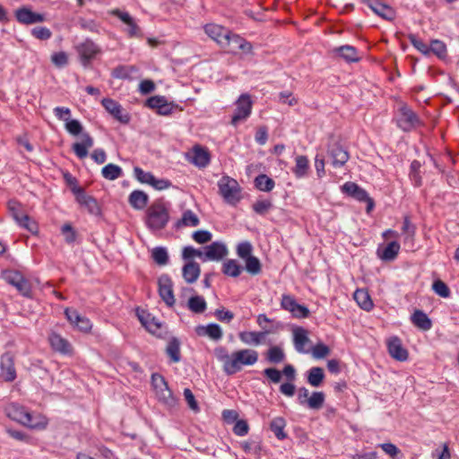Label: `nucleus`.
<instances>
[{"instance_id": "nucleus-1", "label": "nucleus", "mask_w": 459, "mask_h": 459, "mask_svg": "<svg viewBox=\"0 0 459 459\" xmlns=\"http://www.w3.org/2000/svg\"><path fill=\"white\" fill-rule=\"evenodd\" d=\"M216 359L222 363V368L227 375H234L239 372L245 366H253L258 360V352L252 349H242L229 354L223 347L214 350Z\"/></svg>"}, {"instance_id": "nucleus-2", "label": "nucleus", "mask_w": 459, "mask_h": 459, "mask_svg": "<svg viewBox=\"0 0 459 459\" xmlns=\"http://www.w3.org/2000/svg\"><path fill=\"white\" fill-rule=\"evenodd\" d=\"M5 415L13 420H15L30 429H44L48 421L45 417L37 414H31L22 406L12 403L4 407Z\"/></svg>"}, {"instance_id": "nucleus-3", "label": "nucleus", "mask_w": 459, "mask_h": 459, "mask_svg": "<svg viewBox=\"0 0 459 459\" xmlns=\"http://www.w3.org/2000/svg\"><path fill=\"white\" fill-rule=\"evenodd\" d=\"M169 221V211L162 202H155L148 208L146 224L152 230H162Z\"/></svg>"}, {"instance_id": "nucleus-4", "label": "nucleus", "mask_w": 459, "mask_h": 459, "mask_svg": "<svg viewBox=\"0 0 459 459\" xmlns=\"http://www.w3.org/2000/svg\"><path fill=\"white\" fill-rule=\"evenodd\" d=\"M219 192L224 201L236 205L241 199V187L238 181L230 177L224 176L218 182Z\"/></svg>"}, {"instance_id": "nucleus-5", "label": "nucleus", "mask_w": 459, "mask_h": 459, "mask_svg": "<svg viewBox=\"0 0 459 459\" xmlns=\"http://www.w3.org/2000/svg\"><path fill=\"white\" fill-rule=\"evenodd\" d=\"M152 385L155 392V395L160 403L169 408L175 407L177 399L174 397L171 390L169 388L165 378L160 374L152 375Z\"/></svg>"}, {"instance_id": "nucleus-6", "label": "nucleus", "mask_w": 459, "mask_h": 459, "mask_svg": "<svg viewBox=\"0 0 459 459\" xmlns=\"http://www.w3.org/2000/svg\"><path fill=\"white\" fill-rule=\"evenodd\" d=\"M4 280L13 286L22 296H31V286L30 281L18 271L7 270L3 273Z\"/></svg>"}, {"instance_id": "nucleus-7", "label": "nucleus", "mask_w": 459, "mask_h": 459, "mask_svg": "<svg viewBox=\"0 0 459 459\" xmlns=\"http://www.w3.org/2000/svg\"><path fill=\"white\" fill-rule=\"evenodd\" d=\"M222 45L221 48L225 49L228 53L238 54L239 51L248 53L252 49V46L246 39L237 34H233L230 31L227 37L221 40Z\"/></svg>"}, {"instance_id": "nucleus-8", "label": "nucleus", "mask_w": 459, "mask_h": 459, "mask_svg": "<svg viewBox=\"0 0 459 459\" xmlns=\"http://www.w3.org/2000/svg\"><path fill=\"white\" fill-rule=\"evenodd\" d=\"M253 102L249 94H241L236 101V109L231 118V125L236 126L246 120L251 114Z\"/></svg>"}, {"instance_id": "nucleus-9", "label": "nucleus", "mask_w": 459, "mask_h": 459, "mask_svg": "<svg viewBox=\"0 0 459 459\" xmlns=\"http://www.w3.org/2000/svg\"><path fill=\"white\" fill-rule=\"evenodd\" d=\"M65 315L69 323L77 330L82 333H89L92 328V324L90 319L79 314L74 308L67 307L65 310Z\"/></svg>"}, {"instance_id": "nucleus-10", "label": "nucleus", "mask_w": 459, "mask_h": 459, "mask_svg": "<svg viewBox=\"0 0 459 459\" xmlns=\"http://www.w3.org/2000/svg\"><path fill=\"white\" fill-rule=\"evenodd\" d=\"M419 124L417 115L406 105L399 108V117L397 118L398 126L403 131H411Z\"/></svg>"}, {"instance_id": "nucleus-11", "label": "nucleus", "mask_w": 459, "mask_h": 459, "mask_svg": "<svg viewBox=\"0 0 459 459\" xmlns=\"http://www.w3.org/2000/svg\"><path fill=\"white\" fill-rule=\"evenodd\" d=\"M281 306L297 318H306L309 316L308 308L303 305L298 304L295 299L290 295H282Z\"/></svg>"}, {"instance_id": "nucleus-12", "label": "nucleus", "mask_w": 459, "mask_h": 459, "mask_svg": "<svg viewBox=\"0 0 459 459\" xmlns=\"http://www.w3.org/2000/svg\"><path fill=\"white\" fill-rule=\"evenodd\" d=\"M281 306L297 318H306L309 316L308 308L303 305L298 304L295 299L290 295H282Z\"/></svg>"}, {"instance_id": "nucleus-13", "label": "nucleus", "mask_w": 459, "mask_h": 459, "mask_svg": "<svg viewBox=\"0 0 459 459\" xmlns=\"http://www.w3.org/2000/svg\"><path fill=\"white\" fill-rule=\"evenodd\" d=\"M281 306L297 318H306L309 316L308 308L303 305L298 304L295 299L290 295H282Z\"/></svg>"}, {"instance_id": "nucleus-14", "label": "nucleus", "mask_w": 459, "mask_h": 459, "mask_svg": "<svg viewBox=\"0 0 459 459\" xmlns=\"http://www.w3.org/2000/svg\"><path fill=\"white\" fill-rule=\"evenodd\" d=\"M72 191L75 195L76 201L81 206L86 208L91 214L100 213V207L96 199L88 195L82 187L74 186Z\"/></svg>"}, {"instance_id": "nucleus-15", "label": "nucleus", "mask_w": 459, "mask_h": 459, "mask_svg": "<svg viewBox=\"0 0 459 459\" xmlns=\"http://www.w3.org/2000/svg\"><path fill=\"white\" fill-rule=\"evenodd\" d=\"M342 189L344 193L354 197L355 199L361 202H367L368 212H369L373 208V200L368 196V193L363 188L359 187L357 184L353 182H347L342 186Z\"/></svg>"}, {"instance_id": "nucleus-16", "label": "nucleus", "mask_w": 459, "mask_h": 459, "mask_svg": "<svg viewBox=\"0 0 459 459\" xmlns=\"http://www.w3.org/2000/svg\"><path fill=\"white\" fill-rule=\"evenodd\" d=\"M76 48L83 65H87L100 52V48L90 39L79 44Z\"/></svg>"}, {"instance_id": "nucleus-17", "label": "nucleus", "mask_w": 459, "mask_h": 459, "mask_svg": "<svg viewBox=\"0 0 459 459\" xmlns=\"http://www.w3.org/2000/svg\"><path fill=\"white\" fill-rule=\"evenodd\" d=\"M159 293L162 300L169 307H172L175 304L173 283L171 279L166 274L159 278Z\"/></svg>"}, {"instance_id": "nucleus-18", "label": "nucleus", "mask_w": 459, "mask_h": 459, "mask_svg": "<svg viewBox=\"0 0 459 459\" xmlns=\"http://www.w3.org/2000/svg\"><path fill=\"white\" fill-rule=\"evenodd\" d=\"M377 15L386 20L393 21L395 18V11L388 4L379 0H363Z\"/></svg>"}, {"instance_id": "nucleus-19", "label": "nucleus", "mask_w": 459, "mask_h": 459, "mask_svg": "<svg viewBox=\"0 0 459 459\" xmlns=\"http://www.w3.org/2000/svg\"><path fill=\"white\" fill-rule=\"evenodd\" d=\"M15 17L22 24H34L47 21L45 14L34 13L27 7L17 9L15 11Z\"/></svg>"}, {"instance_id": "nucleus-20", "label": "nucleus", "mask_w": 459, "mask_h": 459, "mask_svg": "<svg viewBox=\"0 0 459 459\" xmlns=\"http://www.w3.org/2000/svg\"><path fill=\"white\" fill-rule=\"evenodd\" d=\"M0 377L6 382H13L16 378L13 358L10 353H4L0 361Z\"/></svg>"}, {"instance_id": "nucleus-21", "label": "nucleus", "mask_w": 459, "mask_h": 459, "mask_svg": "<svg viewBox=\"0 0 459 459\" xmlns=\"http://www.w3.org/2000/svg\"><path fill=\"white\" fill-rule=\"evenodd\" d=\"M203 261H220L228 255L227 247L221 242H213L204 247Z\"/></svg>"}, {"instance_id": "nucleus-22", "label": "nucleus", "mask_w": 459, "mask_h": 459, "mask_svg": "<svg viewBox=\"0 0 459 459\" xmlns=\"http://www.w3.org/2000/svg\"><path fill=\"white\" fill-rule=\"evenodd\" d=\"M188 160L198 168H205L210 163V153L207 149L195 145L188 153Z\"/></svg>"}, {"instance_id": "nucleus-23", "label": "nucleus", "mask_w": 459, "mask_h": 459, "mask_svg": "<svg viewBox=\"0 0 459 459\" xmlns=\"http://www.w3.org/2000/svg\"><path fill=\"white\" fill-rule=\"evenodd\" d=\"M48 342L51 348L61 354L71 355L73 347L70 342L56 333H51L48 336Z\"/></svg>"}, {"instance_id": "nucleus-24", "label": "nucleus", "mask_w": 459, "mask_h": 459, "mask_svg": "<svg viewBox=\"0 0 459 459\" xmlns=\"http://www.w3.org/2000/svg\"><path fill=\"white\" fill-rule=\"evenodd\" d=\"M387 348L390 356L399 361H405L408 359V351L403 348L398 337H392L387 342Z\"/></svg>"}, {"instance_id": "nucleus-25", "label": "nucleus", "mask_w": 459, "mask_h": 459, "mask_svg": "<svg viewBox=\"0 0 459 459\" xmlns=\"http://www.w3.org/2000/svg\"><path fill=\"white\" fill-rule=\"evenodd\" d=\"M112 13L127 26L126 32L129 37L133 38L141 36L140 28L128 13L116 9L112 11Z\"/></svg>"}, {"instance_id": "nucleus-26", "label": "nucleus", "mask_w": 459, "mask_h": 459, "mask_svg": "<svg viewBox=\"0 0 459 459\" xmlns=\"http://www.w3.org/2000/svg\"><path fill=\"white\" fill-rule=\"evenodd\" d=\"M101 104L104 107V108L116 119L122 123L128 122L129 117L127 115L123 114V108L118 102L112 99L105 98L101 100Z\"/></svg>"}, {"instance_id": "nucleus-27", "label": "nucleus", "mask_w": 459, "mask_h": 459, "mask_svg": "<svg viewBox=\"0 0 459 459\" xmlns=\"http://www.w3.org/2000/svg\"><path fill=\"white\" fill-rule=\"evenodd\" d=\"M93 139L88 133L81 134V142L73 144V151L79 159H84L88 155V151L93 146Z\"/></svg>"}, {"instance_id": "nucleus-28", "label": "nucleus", "mask_w": 459, "mask_h": 459, "mask_svg": "<svg viewBox=\"0 0 459 459\" xmlns=\"http://www.w3.org/2000/svg\"><path fill=\"white\" fill-rule=\"evenodd\" d=\"M331 163L334 168L342 167L349 160V153L342 146L334 144L329 149Z\"/></svg>"}, {"instance_id": "nucleus-29", "label": "nucleus", "mask_w": 459, "mask_h": 459, "mask_svg": "<svg viewBox=\"0 0 459 459\" xmlns=\"http://www.w3.org/2000/svg\"><path fill=\"white\" fill-rule=\"evenodd\" d=\"M293 343L296 351L299 353L307 352L306 346L309 342L308 332L300 326H297L292 330Z\"/></svg>"}, {"instance_id": "nucleus-30", "label": "nucleus", "mask_w": 459, "mask_h": 459, "mask_svg": "<svg viewBox=\"0 0 459 459\" xmlns=\"http://www.w3.org/2000/svg\"><path fill=\"white\" fill-rule=\"evenodd\" d=\"M204 29L207 36L216 41L221 47L222 45L221 40H223L224 37L226 38L230 32L226 28L215 23L206 24Z\"/></svg>"}, {"instance_id": "nucleus-31", "label": "nucleus", "mask_w": 459, "mask_h": 459, "mask_svg": "<svg viewBox=\"0 0 459 459\" xmlns=\"http://www.w3.org/2000/svg\"><path fill=\"white\" fill-rule=\"evenodd\" d=\"M268 332H253V331H244L238 333L239 340L247 344L258 346L262 344L264 341L265 335Z\"/></svg>"}, {"instance_id": "nucleus-32", "label": "nucleus", "mask_w": 459, "mask_h": 459, "mask_svg": "<svg viewBox=\"0 0 459 459\" xmlns=\"http://www.w3.org/2000/svg\"><path fill=\"white\" fill-rule=\"evenodd\" d=\"M201 273L200 265L195 262H188L183 266L182 275L188 283H194L199 278Z\"/></svg>"}, {"instance_id": "nucleus-33", "label": "nucleus", "mask_w": 459, "mask_h": 459, "mask_svg": "<svg viewBox=\"0 0 459 459\" xmlns=\"http://www.w3.org/2000/svg\"><path fill=\"white\" fill-rule=\"evenodd\" d=\"M400 250V244L396 241H392L384 247L382 250H377V255L384 261H393L396 258Z\"/></svg>"}, {"instance_id": "nucleus-34", "label": "nucleus", "mask_w": 459, "mask_h": 459, "mask_svg": "<svg viewBox=\"0 0 459 459\" xmlns=\"http://www.w3.org/2000/svg\"><path fill=\"white\" fill-rule=\"evenodd\" d=\"M347 62H357L359 60L357 49L350 45L341 46L333 50Z\"/></svg>"}, {"instance_id": "nucleus-35", "label": "nucleus", "mask_w": 459, "mask_h": 459, "mask_svg": "<svg viewBox=\"0 0 459 459\" xmlns=\"http://www.w3.org/2000/svg\"><path fill=\"white\" fill-rule=\"evenodd\" d=\"M309 169V160L307 156L298 155L295 158V167L292 169L294 175L299 178H304L307 175Z\"/></svg>"}, {"instance_id": "nucleus-36", "label": "nucleus", "mask_w": 459, "mask_h": 459, "mask_svg": "<svg viewBox=\"0 0 459 459\" xmlns=\"http://www.w3.org/2000/svg\"><path fill=\"white\" fill-rule=\"evenodd\" d=\"M354 299L357 302V304L366 311H369L373 307V302L368 292L366 290H357L354 292Z\"/></svg>"}, {"instance_id": "nucleus-37", "label": "nucleus", "mask_w": 459, "mask_h": 459, "mask_svg": "<svg viewBox=\"0 0 459 459\" xmlns=\"http://www.w3.org/2000/svg\"><path fill=\"white\" fill-rule=\"evenodd\" d=\"M411 322L415 326L423 331H428L431 328L432 324L428 316L420 311L416 310L411 316Z\"/></svg>"}, {"instance_id": "nucleus-38", "label": "nucleus", "mask_w": 459, "mask_h": 459, "mask_svg": "<svg viewBox=\"0 0 459 459\" xmlns=\"http://www.w3.org/2000/svg\"><path fill=\"white\" fill-rule=\"evenodd\" d=\"M199 223L198 216L191 210H186L183 212L181 219L176 223V227H196Z\"/></svg>"}, {"instance_id": "nucleus-39", "label": "nucleus", "mask_w": 459, "mask_h": 459, "mask_svg": "<svg viewBox=\"0 0 459 459\" xmlns=\"http://www.w3.org/2000/svg\"><path fill=\"white\" fill-rule=\"evenodd\" d=\"M148 202V195L140 190L133 191L129 195L130 204L137 210L143 209Z\"/></svg>"}, {"instance_id": "nucleus-40", "label": "nucleus", "mask_w": 459, "mask_h": 459, "mask_svg": "<svg viewBox=\"0 0 459 459\" xmlns=\"http://www.w3.org/2000/svg\"><path fill=\"white\" fill-rule=\"evenodd\" d=\"M222 273L230 277H238L243 268L242 266L234 259H227L222 264Z\"/></svg>"}, {"instance_id": "nucleus-41", "label": "nucleus", "mask_w": 459, "mask_h": 459, "mask_svg": "<svg viewBox=\"0 0 459 459\" xmlns=\"http://www.w3.org/2000/svg\"><path fill=\"white\" fill-rule=\"evenodd\" d=\"M325 378V373L322 368L313 367L307 371V382L314 387L319 386Z\"/></svg>"}, {"instance_id": "nucleus-42", "label": "nucleus", "mask_w": 459, "mask_h": 459, "mask_svg": "<svg viewBox=\"0 0 459 459\" xmlns=\"http://www.w3.org/2000/svg\"><path fill=\"white\" fill-rule=\"evenodd\" d=\"M101 175L105 179L116 180L118 178L122 177L123 170L119 166L113 163H109L102 168Z\"/></svg>"}, {"instance_id": "nucleus-43", "label": "nucleus", "mask_w": 459, "mask_h": 459, "mask_svg": "<svg viewBox=\"0 0 459 459\" xmlns=\"http://www.w3.org/2000/svg\"><path fill=\"white\" fill-rule=\"evenodd\" d=\"M166 352L172 362L177 363L180 361V342L177 338H172L169 342L166 348Z\"/></svg>"}, {"instance_id": "nucleus-44", "label": "nucleus", "mask_w": 459, "mask_h": 459, "mask_svg": "<svg viewBox=\"0 0 459 459\" xmlns=\"http://www.w3.org/2000/svg\"><path fill=\"white\" fill-rule=\"evenodd\" d=\"M255 186L260 191L270 192L273 189L275 184L271 178L265 174H261L255 178Z\"/></svg>"}, {"instance_id": "nucleus-45", "label": "nucleus", "mask_w": 459, "mask_h": 459, "mask_svg": "<svg viewBox=\"0 0 459 459\" xmlns=\"http://www.w3.org/2000/svg\"><path fill=\"white\" fill-rule=\"evenodd\" d=\"M205 299L201 296H193L188 299L187 307L194 313L201 314L206 309Z\"/></svg>"}, {"instance_id": "nucleus-46", "label": "nucleus", "mask_w": 459, "mask_h": 459, "mask_svg": "<svg viewBox=\"0 0 459 459\" xmlns=\"http://www.w3.org/2000/svg\"><path fill=\"white\" fill-rule=\"evenodd\" d=\"M286 426V421L281 417L274 418L270 425L271 430L274 433L276 437L280 440L286 438L287 435L284 432V428Z\"/></svg>"}, {"instance_id": "nucleus-47", "label": "nucleus", "mask_w": 459, "mask_h": 459, "mask_svg": "<svg viewBox=\"0 0 459 459\" xmlns=\"http://www.w3.org/2000/svg\"><path fill=\"white\" fill-rule=\"evenodd\" d=\"M199 334L208 335L212 340H220L222 337V330L219 325L211 324L200 328Z\"/></svg>"}, {"instance_id": "nucleus-48", "label": "nucleus", "mask_w": 459, "mask_h": 459, "mask_svg": "<svg viewBox=\"0 0 459 459\" xmlns=\"http://www.w3.org/2000/svg\"><path fill=\"white\" fill-rule=\"evenodd\" d=\"M285 359L283 350L279 346L271 347L266 352V359L271 363H280Z\"/></svg>"}, {"instance_id": "nucleus-49", "label": "nucleus", "mask_w": 459, "mask_h": 459, "mask_svg": "<svg viewBox=\"0 0 459 459\" xmlns=\"http://www.w3.org/2000/svg\"><path fill=\"white\" fill-rule=\"evenodd\" d=\"M325 403V394L323 392H313L309 396L307 406L312 410H319Z\"/></svg>"}, {"instance_id": "nucleus-50", "label": "nucleus", "mask_w": 459, "mask_h": 459, "mask_svg": "<svg viewBox=\"0 0 459 459\" xmlns=\"http://www.w3.org/2000/svg\"><path fill=\"white\" fill-rule=\"evenodd\" d=\"M152 257L159 265H165L169 261L168 252L166 248L162 247H154L152 251Z\"/></svg>"}, {"instance_id": "nucleus-51", "label": "nucleus", "mask_w": 459, "mask_h": 459, "mask_svg": "<svg viewBox=\"0 0 459 459\" xmlns=\"http://www.w3.org/2000/svg\"><path fill=\"white\" fill-rule=\"evenodd\" d=\"M246 262V270L252 275H257L261 273V263L259 259L255 256L247 257L245 260Z\"/></svg>"}, {"instance_id": "nucleus-52", "label": "nucleus", "mask_w": 459, "mask_h": 459, "mask_svg": "<svg viewBox=\"0 0 459 459\" xmlns=\"http://www.w3.org/2000/svg\"><path fill=\"white\" fill-rule=\"evenodd\" d=\"M430 52L434 53L439 58H444L446 56V47L441 40L434 39L429 46V53Z\"/></svg>"}, {"instance_id": "nucleus-53", "label": "nucleus", "mask_w": 459, "mask_h": 459, "mask_svg": "<svg viewBox=\"0 0 459 459\" xmlns=\"http://www.w3.org/2000/svg\"><path fill=\"white\" fill-rule=\"evenodd\" d=\"M408 39L410 42L412 44V46L419 50L420 53L424 55L429 54V47L424 43L421 39H418L415 35L410 34L408 36Z\"/></svg>"}, {"instance_id": "nucleus-54", "label": "nucleus", "mask_w": 459, "mask_h": 459, "mask_svg": "<svg viewBox=\"0 0 459 459\" xmlns=\"http://www.w3.org/2000/svg\"><path fill=\"white\" fill-rule=\"evenodd\" d=\"M150 317H151V316L149 314H146L143 311L141 314L138 313V318L141 321V323L143 324V325H144L145 328L149 332L155 333V332H157L160 328V323H153V325H150L149 324V318Z\"/></svg>"}, {"instance_id": "nucleus-55", "label": "nucleus", "mask_w": 459, "mask_h": 459, "mask_svg": "<svg viewBox=\"0 0 459 459\" xmlns=\"http://www.w3.org/2000/svg\"><path fill=\"white\" fill-rule=\"evenodd\" d=\"M134 173L141 183L151 185L152 181L154 180V176L152 173L146 172L138 167L134 168Z\"/></svg>"}, {"instance_id": "nucleus-56", "label": "nucleus", "mask_w": 459, "mask_h": 459, "mask_svg": "<svg viewBox=\"0 0 459 459\" xmlns=\"http://www.w3.org/2000/svg\"><path fill=\"white\" fill-rule=\"evenodd\" d=\"M252 245L248 241L241 242L237 247L238 255L246 260L247 257L252 256Z\"/></svg>"}, {"instance_id": "nucleus-57", "label": "nucleus", "mask_w": 459, "mask_h": 459, "mask_svg": "<svg viewBox=\"0 0 459 459\" xmlns=\"http://www.w3.org/2000/svg\"><path fill=\"white\" fill-rule=\"evenodd\" d=\"M432 288L434 291L442 298H448L450 295L449 288L440 280L435 281Z\"/></svg>"}, {"instance_id": "nucleus-58", "label": "nucleus", "mask_w": 459, "mask_h": 459, "mask_svg": "<svg viewBox=\"0 0 459 459\" xmlns=\"http://www.w3.org/2000/svg\"><path fill=\"white\" fill-rule=\"evenodd\" d=\"M212 233L208 230H196L193 233V239L198 244H205L212 239Z\"/></svg>"}, {"instance_id": "nucleus-59", "label": "nucleus", "mask_w": 459, "mask_h": 459, "mask_svg": "<svg viewBox=\"0 0 459 459\" xmlns=\"http://www.w3.org/2000/svg\"><path fill=\"white\" fill-rule=\"evenodd\" d=\"M17 223L31 233H37L38 231L37 224L32 221L27 214H22L21 220Z\"/></svg>"}, {"instance_id": "nucleus-60", "label": "nucleus", "mask_w": 459, "mask_h": 459, "mask_svg": "<svg viewBox=\"0 0 459 459\" xmlns=\"http://www.w3.org/2000/svg\"><path fill=\"white\" fill-rule=\"evenodd\" d=\"M8 208L13 218L16 221V222H18L21 220L22 214H25L22 211L21 204L16 201H9Z\"/></svg>"}, {"instance_id": "nucleus-61", "label": "nucleus", "mask_w": 459, "mask_h": 459, "mask_svg": "<svg viewBox=\"0 0 459 459\" xmlns=\"http://www.w3.org/2000/svg\"><path fill=\"white\" fill-rule=\"evenodd\" d=\"M65 129L67 132L73 135H78L82 134V126L81 123L78 120L72 119V120H66L65 123Z\"/></svg>"}, {"instance_id": "nucleus-62", "label": "nucleus", "mask_w": 459, "mask_h": 459, "mask_svg": "<svg viewBox=\"0 0 459 459\" xmlns=\"http://www.w3.org/2000/svg\"><path fill=\"white\" fill-rule=\"evenodd\" d=\"M272 207V203L269 200H258L253 204L254 211L258 214L266 213Z\"/></svg>"}, {"instance_id": "nucleus-63", "label": "nucleus", "mask_w": 459, "mask_h": 459, "mask_svg": "<svg viewBox=\"0 0 459 459\" xmlns=\"http://www.w3.org/2000/svg\"><path fill=\"white\" fill-rule=\"evenodd\" d=\"M379 447L382 448V450L386 454L388 455L389 456H391L393 459H396L397 456L401 454V451L400 449L395 446L394 445L393 443H384V444H380L379 445Z\"/></svg>"}, {"instance_id": "nucleus-64", "label": "nucleus", "mask_w": 459, "mask_h": 459, "mask_svg": "<svg viewBox=\"0 0 459 459\" xmlns=\"http://www.w3.org/2000/svg\"><path fill=\"white\" fill-rule=\"evenodd\" d=\"M329 353L330 349L323 343H318L312 349V356L315 359H323L329 355Z\"/></svg>"}]
</instances>
